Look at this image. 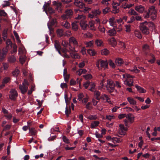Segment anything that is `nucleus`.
Masks as SVG:
<instances>
[{"mask_svg": "<svg viewBox=\"0 0 160 160\" xmlns=\"http://www.w3.org/2000/svg\"><path fill=\"white\" fill-rule=\"evenodd\" d=\"M135 36L139 38H141L142 37L141 33L139 31L136 30L134 32Z\"/></svg>", "mask_w": 160, "mask_h": 160, "instance_id": "nucleus-45", "label": "nucleus"}, {"mask_svg": "<svg viewBox=\"0 0 160 160\" xmlns=\"http://www.w3.org/2000/svg\"><path fill=\"white\" fill-rule=\"evenodd\" d=\"M110 11V8L109 7H107L105 8L102 9V14L105 15L108 13Z\"/></svg>", "mask_w": 160, "mask_h": 160, "instance_id": "nucleus-42", "label": "nucleus"}, {"mask_svg": "<svg viewBox=\"0 0 160 160\" xmlns=\"http://www.w3.org/2000/svg\"><path fill=\"white\" fill-rule=\"evenodd\" d=\"M123 78L125 79L123 81L124 83L129 86L133 85L132 78H134L133 76H131L128 74H125L122 75Z\"/></svg>", "mask_w": 160, "mask_h": 160, "instance_id": "nucleus-3", "label": "nucleus"}, {"mask_svg": "<svg viewBox=\"0 0 160 160\" xmlns=\"http://www.w3.org/2000/svg\"><path fill=\"white\" fill-rule=\"evenodd\" d=\"M94 23L95 22L94 21H91L89 22V26L90 29L91 30L94 31H95L96 30L94 27Z\"/></svg>", "mask_w": 160, "mask_h": 160, "instance_id": "nucleus-35", "label": "nucleus"}, {"mask_svg": "<svg viewBox=\"0 0 160 160\" xmlns=\"http://www.w3.org/2000/svg\"><path fill=\"white\" fill-rule=\"evenodd\" d=\"M101 98L103 100H106V101L109 102V103H111V102L110 100V98L108 95L104 94L102 96Z\"/></svg>", "mask_w": 160, "mask_h": 160, "instance_id": "nucleus-33", "label": "nucleus"}, {"mask_svg": "<svg viewBox=\"0 0 160 160\" xmlns=\"http://www.w3.org/2000/svg\"><path fill=\"white\" fill-rule=\"evenodd\" d=\"M72 14L73 12L72 10H68L65 11V14L62 15L61 18L63 20L70 18L72 17Z\"/></svg>", "mask_w": 160, "mask_h": 160, "instance_id": "nucleus-10", "label": "nucleus"}, {"mask_svg": "<svg viewBox=\"0 0 160 160\" xmlns=\"http://www.w3.org/2000/svg\"><path fill=\"white\" fill-rule=\"evenodd\" d=\"M94 94L96 99L98 100H99L100 99L99 97L100 95V92L98 91H95L94 92Z\"/></svg>", "mask_w": 160, "mask_h": 160, "instance_id": "nucleus-49", "label": "nucleus"}, {"mask_svg": "<svg viewBox=\"0 0 160 160\" xmlns=\"http://www.w3.org/2000/svg\"><path fill=\"white\" fill-rule=\"evenodd\" d=\"M115 62L117 65L121 66L123 64L124 61L121 58H118L116 59Z\"/></svg>", "mask_w": 160, "mask_h": 160, "instance_id": "nucleus-23", "label": "nucleus"}, {"mask_svg": "<svg viewBox=\"0 0 160 160\" xmlns=\"http://www.w3.org/2000/svg\"><path fill=\"white\" fill-rule=\"evenodd\" d=\"M81 79H79L78 78H77L76 81L74 79H72L70 81V84L71 85H75L77 83L78 84L79 87H80L81 85Z\"/></svg>", "mask_w": 160, "mask_h": 160, "instance_id": "nucleus-15", "label": "nucleus"}, {"mask_svg": "<svg viewBox=\"0 0 160 160\" xmlns=\"http://www.w3.org/2000/svg\"><path fill=\"white\" fill-rule=\"evenodd\" d=\"M87 72V71L85 69H80L77 71V73L78 75L80 76L82 74L85 73Z\"/></svg>", "mask_w": 160, "mask_h": 160, "instance_id": "nucleus-36", "label": "nucleus"}, {"mask_svg": "<svg viewBox=\"0 0 160 160\" xmlns=\"http://www.w3.org/2000/svg\"><path fill=\"white\" fill-rule=\"evenodd\" d=\"M120 128L118 130V133L121 135H124L125 134V132L126 129L124 125L122 124L119 125Z\"/></svg>", "mask_w": 160, "mask_h": 160, "instance_id": "nucleus-13", "label": "nucleus"}, {"mask_svg": "<svg viewBox=\"0 0 160 160\" xmlns=\"http://www.w3.org/2000/svg\"><path fill=\"white\" fill-rule=\"evenodd\" d=\"M6 43L7 45V47H8L9 46H10L11 47L12 46V42L11 41L10 39H7L6 40Z\"/></svg>", "mask_w": 160, "mask_h": 160, "instance_id": "nucleus-56", "label": "nucleus"}, {"mask_svg": "<svg viewBox=\"0 0 160 160\" xmlns=\"http://www.w3.org/2000/svg\"><path fill=\"white\" fill-rule=\"evenodd\" d=\"M29 130V133L31 134V135H36L37 134V131L34 128H30Z\"/></svg>", "mask_w": 160, "mask_h": 160, "instance_id": "nucleus-29", "label": "nucleus"}, {"mask_svg": "<svg viewBox=\"0 0 160 160\" xmlns=\"http://www.w3.org/2000/svg\"><path fill=\"white\" fill-rule=\"evenodd\" d=\"M54 46L56 49L58 51V53L61 55L60 50L61 48V47L59 43V42L57 41H55L54 43Z\"/></svg>", "mask_w": 160, "mask_h": 160, "instance_id": "nucleus-19", "label": "nucleus"}, {"mask_svg": "<svg viewBox=\"0 0 160 160\" xmlns=\"http://www.w3.org/2000/svg\"><path fill=\"white\" fill-rule=\"evenodd\" d=\"M78 25L77 22H74L72 23V29L74 31H77L78 29Z\"/></svg>", "mask_w": 160, "mask_h": 160, "instance_id": "nucleus-20", "label": "nucleus"}, {"mask_svg": "<svg viewBox=\"0 0 160 160\" xmlns=\"http://www.w3.org/2000/svg\"><path fill=\"white\" fill-rule=\"evenodd\" d=\"M108 64L107 60H102V64L101 65V69H103V70H105L108 68Z\"/></svg>", "mask_w": 160, "mask_h": 160, "instance_id": "nucleus-21", "label": "nucleus"}, {"mask_svg": "<svg viewBox=\"0 0 160 160\" xmlns=\"http://www.w3.org/2000/svg\"><path fill=\"white\" fill-rule=\"evenodd\" d=\"M101 11L99 9H94L91 13L88 14V17L91 19L93 18L94 17L98 16L101 15Z\"/></svg>", "mask_w": 160, "mask_h": 160, "instance_id": "nucleus-7", "label": "nucleus"}, {"mask_svg": "<svg viewBox=\"0 0 160 160\" xmlns=\"http://www.w3.org/2000/svg\"><path fill=\"white\" fill-rule=\"evenodd\" d=\"M92 36V34L89 32H88L84 35V37L85 38H91Z\"/></svg>", "mask_w": 160, "mask_h": 160, "instance_id": "nucleus-64", "label": "nucleus"}, {"mask_svg": "<svg viewBox=\"0 0 160 160\" xmlns=\"http://www.w3.org/2000/svg\"><path fill=\"white\" fill-rule=\"evenodd\" d=\"M71 57L73 58H79L80 56L77 53H72L71 55Z\"/></svg>", "mask_w": 160, "mask_h": 160, "instance_id": "nucleus-57", "label": "nucleus"}, {"mask_svg": "<svg viewBox=\"0 0 160 160\" xmlns=\"http://www.w3.org/2000/svg\"><path fill=\"white\" fill-rule=\"evenodd\" d=\"M19 61L20 63L23 64L25 61V57H23L22 56H20Z\"/></svg>", "mask_w": 160, "mask_h": 160, "instance_id": "nucleus-61", "label": "nucleus"}, {"mask_svg": "<svg viewBox=\"0 0 160 160\" xmlns=\"http://www.w3.org/2000/svg\"><path fill=\"white\" fill-rule=\"evenodd\" d=\"M115 84L112 79H108L107 80V84L105 85L107 90L110 93L113 92L115 90Z\"/></svg>", "mask_w": 160, "mask_h": 160, "instance_id": "nucleus-4", "label": "nucleus"}, {"mask_svg": "<svg viewBox=\"0 0 160 160\" xmlns=\"http://www.w3.org/2000/svg\"><path fill=\"white\" fill-rule=\"evenodd\" d=\"M113 141H112V142L113 143H115V142L116 143H121L122 141V139L118 138L113 137Z\"/></svg>", "mask_w": 160, "mask_h": 160, "instance_id": "nucleus-37", "label": "nucleus"}, {"mask_svg": "<svg viewBox=\"0 0 160 160\" xmlns=\"http://www.w3.org/2000/svg\"><path fill=\"white\" fill-rule=\"evenodd\" d=\"M62 139L63 141L66 143H69L70 141L69 139L65 136H62Z\"/></svg>", "mask_w": 160, "mask_h": 160, "instance_id": "nucleus-54", "label": "nucleus"}, {"mask_svg": "<svg viewBox=\"0 0 160 160\" xmlns=\"http://www.w3.org/2000/svg\"><path fill=\"white\" fill-rule=\"evenodd\" d=\"M35 90V85H32L31 86V89L28 90V94L29 95H30L32 94V92L34 91Z\"/></svg>", "mask_w": 160, "mask_h": 160, "instance_id": "nucleus-55", "label": "nucleus"}, {"mask_svg": "<svg viewBox=\"0 0 160 160\" xmlns=\"http://www.w3.org/2000/svg\"><path fill=\"white\" fill-rule=\"evenodd\" d=\"M74 4L76 6L81 8H82L84 6V4L79 0H75Z\"/></svg>", "mask_w": 160, "mask_h": 160, "instance_id": "nucleus-16", "label": "nucleus"}, {"mask_svg": "<svg viewBox=\"0 0 160 160\" xmlns=\"http://www.w3.org/2000/svg\"><path fill=\"white\" fill-rule=\"evenodd\" d=\"M17 46L16 44H13L12 47V49L11 51V53L13 54L14 53H16L17 52Z\"/></svg>", "mask_w": 160, "mask_h": 160, "instance_id": "nucleus-50", "label": "nucleus"}, {"mask_svg": "<svg viewBox=\"0 0 160 160\" xmlns=\"http://www.w3.org/2000/svg\"><path fill=\"white\" fill-rule=\"evenodd\" d=\"M98 29L101 32L103 33H104L105 32V28L103 26L99 25L98 27Z\"/></svg>", "mask_w": 160, "mask_h": 160, "instance_id": "nucleus-53", "label": "nucleus"}, {"mask_svg": "<svg viewBox=\"0 0 160 160\" xmlns=\"http://www.w3.org/2000/svg\"><path fill=\"white\" fill-rule=\"evenodd\" d=\"M112 5L113 9L112 11V13L114 14L118 13L119 12V10L118 7L119 6V4L118 3L114 2L113 1Z\"/></svg>", "mask_w": 160, "mask_h": 160, "instance_id": "nucleus-11", "label": "nucleus"}, {"mask_svg": "<svg viewBox=\"0 0 160 160\" xmlns=\"http://www.w3.org/2000/svg\"><path fill=\"white\" fill-rule=\"evenodd\" d=\"M8 52V49L7 47L3 48L2 50L0 49V61L4 59Z\"/></svg>", "mask_w": 160, "mask_h": 160, "instance_id": "nucleus-9", "label": "nucleus"}, {"mask_svg": "<svg viewBox=\"0 0 160 160\" xmlns=\"http://www.w3.org/2000/svg\"><path fill=\"white\" fill-rule=\"evenodd\" d=\"M135 87L137 89L138 91L141 93H144L146 92V90L144 89L143 88L138 86V85H136Z\"/></svg>", "mask_w": 160, "mask_h": 160, "instance_id": "nucleus-31", "label": "nucleus"}, {"mask_svg": "<svg viewBox=\"0 0 160 160\" xmlns=\"http://www.w3.org/2000/svg\"><path fill=\"white\" fill-rule=\"evenodd\" d=\"M126 118H127L131 123H132L134 122V117L132 116L131 113H129L126 116Z\"/></svg>", "mask_w": 160, "mask_h": 160, "instance_id": "nucleus-26", "label": "nucleus"}, {"mask_svg": "<svg viewBox=\"0 0 160 160\" xmlns=\"http://www.w3.org/2000/svg\"><path fill=\"white\" fill-rule=\"evenodd\" d=\"M125 31L128 33H129L131 32V25H128L125 26Z\"/></svg>", "mask_w": 160, "mask_h": 160, "instance_id": "nucleus-52", "label": "nucleus"}, {"mask_svg": "<svg viewBox=\"0 0 160 160\" xmlns=\"http://www.w3.org/2000/svg\"><path fill=\"white\" fill-rule=\"evenodd\" d=\"M16 60V58L13 56L12 55L9 56L8 58V61L10 63H13L15 62Z\"/></svg>", "mask_w": 160, "mask_h": 160, "instance_id": "nucleus-34", "label": "nucleus"}, {"mask_svg": "<svg viewBox=\"0 0 160 160\" xmlns=\"http://www.w3.org/2000/svg\"><path fill=\"white\" fill-rule=\"evenodd\" d=\"M9 95V98L11 100L15 101L18 96V93L16 90L14 88L10 90Z\"/></svg>", "mask_w": 160, "mask_h": 160, "instance_id": "nucleus-8", "label": "nucleus"}, {"mask_svg": "<svg viewBox=\"0 0 160 160\" xmlns=\"http://www.w3.org/2000/svg\"><path fill=\"white\" fill-rule=\"evenodd\" d=\"M102 60V59L98 60L97 61L96 63V66L99 70H101V65Z\"/></svg>", "mask_w": 160, "mask_h": 160, "instance_id": "nucleus-32", "label": "nucleus"}, {"mask_svg": "<svg viewBox=\"0 0 160 160\" xmlns=\"http://www.w3.org/2000/svg\"><path fill=\"white\" fill-rule=\"evenodd\" d=\"M53 3L56 6V9L57 10L58 12H61L62 11L61 3L54 1Z\"/></svg>", "mask_w": 160, "mask_h": 160, "instance_id": "nucleus-18", "label": "nucleus"}, {"mask_svg": "<svg viewBox=\"0 0 160 160\" xmlns=\"http://www.w3.org/2000/svg\"><path fill=\"white\" fill-rule=\"evenodd\" d=\"M13 33L14 36L15 37L16 40L17 41L18 43L19 44L21 45L22 44L21 43V41L19 39V37L17 33V32L15 31H14Z\"/></svg>", "mask_w": 160, "mask_h": 160, "instance_id": "nucleus-38", "label": "nucleus"}, {"mask_svg": "<svg viewBox=\"0 0 160 160\" xmlns=\"http://www.w3.org/2000/svg\"><path fill=\"white\" fill-rule=\"evenodd\" d=\"M99 123V122L98 121H94L91 123V127L92 128H95L98 125Z\"/></svg>", "mask_w": 160, "mask_h": 160, "instance_id": "nucleus-51", "label": "nucleus"}, {"mask_svg": "<svg viewBox=\"0 0 160 160\" xmlns=\"http://www.w3.org/2000/svg\"><path fill=\"white\" fill-rule=\"evenodd\" d=\"M109 53V51L106 48H104L101 51V53L102 55H107Z\"/></svg>", "mask_w": 160, "mask_h": 160, "instance_id": "nucleus-44", "label": "nucleus"}, {"mask_svg": "<svg viewBox=\"0 0 160 160\" xmlns=\"http://www.w3.org/2000/svg\"><path fill=\"white\" fill-rule=\"evenodd\" d=\"M8 31V29H5L2 31V38L4 41H5L7 38V32Z\"/></svg>", "mask_w": 160, "mask_h": 160, "instance_id": "nucleus-28", "label": "nucleus"}, {"mask_svg": "<svg viewBox=\"0 0 160 160\" xmlns=\"http://www.w3.org/2000/svg\"><path fill=\"white\" fill-rule=\"evenodd\" d=\"M87 52L88 54L92 56L95 55L96 52L95 50L92 49L88 50L87 51Z\"/></svg>", "mask_w": 160, "mask_h": 160, "instance_id": "nucleus-40", "label": "nucleus"}, {"mask_svg": "<svg viewBox=\"0 0 160 160\" xmlns=\"http://www.w3.org/2000/svg\"><path fill=\"white\" fill-rule=\"evenodd\" d=\"M85 45L87 47H92L93 46V42L92 41H90L88 42H86Z\"/></svg>", "mask_w": 160, "mask_h": 160, "instance_id": "nucleus-46", "label": "nucleus"}, {"mask_svg": "<svg viewBox=\"0 0 160 160\" xmlns=\"http://www.w3.org/2000/svg\"><path fill=\"white\" fill-rule=\"evenodd\" d=\"M10 78L9 77H6L2 81V83L3 84H6L8 83L10 80Z\"/></svg>", "mask_w": 160, "mask_h": 160, "instance_id": "nucleus-59", "label": "nucleus"}, {"mask_svg": "<svg viewBox=\"0 0 160 160\" xmlns=\"http://www.w3.org/2000/svg\"><path fill=\"white\" fill-rule=\"evenodd\" d=\"M102 41L101 39H97L95 41V44L98 47L101 46L102 45Z\"/></svg>", "mask_w": 160, "mask_h": 160, "instance_id": "nucleus-39", "label": "nucleus"}, {"mask_svg": "<svg viewBox=\"0 0 160 160\" xmlns=\"http://www.w3.org/2000/svg\"><path fill=\"white\" fill-rule=\"evenodd\" d=\"M19 72V71L18 70V68L17 67L12 72V73L13 76L16 77L18 75Z\"/></svg>", "mask_w": 160, "mask_h": 160, "instance_id": "nucleus-43", "label": "nucleus"}, {"mask_svg": "<svg viewBox=\"0 0 160 160\" xmlns=\"http://www.w3.org/2000/svg\"><path fill=\"white\" fill-rule=\"evenodd\" d=\"M83 77L86 80L90 79L92 78V76L91 74H88L85 75H83Z\"/></svg>", "mask_w": 160, "mask_h": 160, "instance_id": "nucleus-60", "label": "nucleus"}, {"mask_svg": "<svg viewBox=\"0 0 160 160\" xmlns=\"http://www.w3.org/2000/svg\"><path fill=\"white\" fill-rule=\"evenodd\" d=\"M29 85V83L28 81L25 79L24 80L22 84L19 85V88L22 94H24L27 92L28 88V86Z\"/></svg>", "mask_w": 160, "mask_h": 160, "instance_id": "nucleus-5", "label": "nucleus"}, {"mask_svg": "<svg viewBox=\"0 0 160 160\" xmlns=\"http://www.w3.org/2000/svg\"><path fill=\"white\" fill-rule=\"evenodd\" d=\"M26 51L24 47H20L18 49V54L22 55L26 54Z\"/></svg>", "mask_w": 160, "mask_h": 160, "instance_id": "nucleus-22", "label": "nucleus"}, {"mask_svg": "<svg viewBox=\"0 0 160 160\" xmlns=\"http://www.w3.org/2000/svg\"><path fill=\"white\" fill-rule=\"evenodd\" d=\"M75 13L77 14V16L75 18V19L77 20H80V21H82L85 20L86 17L85 15L82 14L83 12V11L80 9H75L74 10Z\"/></svg>", "mask_w": 160, "mask_h": 160, "instance_id": "nucleus-6", "label": "nucleus"}, {"mask_svg": "<svg viewBox=\"0 0 160 160\" xmlns=\"http://www.w3.org/2000/svg\"><path fill=\"white\" fill-rule=\"evenodd\" d=\"M135 9L140 13H142L144 12L145 10V8L144 6L142 5H138L135 6Z\"/></svg>", "mask_w": 160, "mask_h": 160, "instance_id": "nucleus-12", "label": "nucleus"}, {"mask_svg": "<svg viewBox=\"0 0 160 160\" xmlns=\"http://www.w3.org/2000/svg\"><path fill=\"white\" fill-rule=\"evenodd\" d=\"M108 42L109 44L113 47L116 46L117 44L116 40L114 38H112L108 39Z\"/></svg>", "mask_w": 160, "mask_h": 160, "instance_id": "nucleus-17", "label": "nucleus"}, {"mask_svg": "<svg viewBox=\"0 0 160 160\" xmlns=\"http://www.w3.org/2000/svg\"><path fill=\"white\" fill-rule=\"evenodd\" d=\"M150 56L152 58L151 59L149 60L148 62H151V63H153L155 61V57L153 54H150Z\"/></svg>", "mask_w": 160, "mask_h": 160, "instance_id": "nucleus-63", "label": "nucleus"}, {"mask_svg": "<svg viewBox=\"0 0 160 160\" xmlns=\"http://www.w3.org/2000/svg\"><path fill=\"white\" fill-rule=\"evenodd\" d=\"M108 22L110 25L111 26L114 27V25L116 23L115 21V18L114 17H112L109 18Z\"/></svg>", "mask_w": 160, "mask_h": 160, "instance_id": "nucleus-24", "label": "nucleus"}, {"mask_svg": "<svg viewBox=\"0 0 160 160\" xmlns=\"http://www.w3.org/2000/svg\"><path fill=\"white\" fill-rule=\"evenodd\" d=\"M154 28V25L152 22H148L146 21L141 23L140 28L142 32L145 34H148L149 33V28Z\"/></svg>", "mask_w": 160, "mask_h": 160, "instance_id": "nucleus-2", "label": "nucleus"}, {"mask_svg": "<svg viewBox=\"0 0 160 160\" xmlns=\"http://www.w3.org/2000/svg\"><path fill=\"white\" fill-rule=\"evenodd\" d=\"M143 16L145 18L148 19L150 17L152 20L155 19L157 18V11L155 7L152 6L149 7L148 11L145 12Z\"/></svg>", "mask_w": 160, "mask_h": 160, "instance_id": "nucleus-1", "label": "nucleus"}, {"mask_svg": "<svg viewBox=\"0 0 160 160\" xmlns=\"http://www.w3.org/2000/svg\"><path fill=\"white\" fill-rule=\"evenodd\" d=\"M80 24L81 27L83 30L85 29L88 26L87 24L86 23L85 20L80 21Z\"/></svg>", "mask_w": 160, "mask_h": 160, "instance_id": "nucleus-27", "label": "nucleus"}, {"mask_svg": "<svg viewBox=\"0 0 160 160\" xmlns=\"http://www.w3.org/2000/svg\"><path fill=\"white\" fill-rule=\"evenodd\" d=\"M62 25L67 29H68L70 27V24L67 21H66L63 24L62 23Z\"/></svg>", "mask_w": 160, "mask_h": 160, "instance_id": "nucleus-47", "label": "nucleus"}, {"mask_svg": "<svg viewBox=\"0 0 160 160\" xmlns=\"http://www.w3.org/2000/svg\"><path fill=\"white\" fill-rule=\"evenodd\" d=\"M70 43H72L75 47H77L78 45V43L76 39L73 37H71L69 39Z\"/></svg>", "mask_w": 160, "mask_h": 160, "instance_id": "nucleus-14", "label": "nucleus"}, {"mask_svg": "<svg viewBox=\"0 0 160 160\" xmlns=\"http://www.w3.org/2000/svg\"><path fill=\"white\" fill-rule=\"evenodd\" d=\"M83 10L84 12H85L88 13L91 10V8L88 7H83Z\"/></svg>", "mask_w": 160, "mask_h": 160, "instance_id": "nucleus-62", "label": "nucleus"}, {"mask_svg": "<svg viewBox=\"0 0 160 160\" xmlns=\"http://www.w3.org/2000/svg\"><path fill=\"white\" fill-rule=\"evenodd\" d=\"M142 49L144 52H148L149 50V46L147 44H145L142 46Z\"/></svg>", "mask_w": 160, "mask_h": 160, "instance_id": "nucleus-41", "label": "nucleus"}, {"mask_svg": "<svg viewBox=\"0 0 160 160\" xmlns=\"http://www.w3.org/2000/svg\"><path fill=\"white\" fill-rule=\"evenodd\" d=\"M127 100L130 104L135 105L137 104L136 101L131 97L128 98Z\"/></svg>", "mask_w": 160, "mask_h": 160, "instance_id": "nucleus-25", "label": "nucleus"}, {"mask_svg": "<svg viewBox=\"0 0 160 160\" xmlns=\"http://www.w3.org/2000/svg\"><path fill=\"white\" fill-rule=\"evenodd\" d=\"M58 36L60 37L62 36L63 35V30L62 29H58L57 31Z\"/></svg>", "mask_w": 160, "mask_h": 160, "instance_id": "nucleus-58", "label": "nucleus"}, {"mask_svg": "<svg viewBox=\"0 0 160 160\" xmlns=\"http://www.w3.org/2000/svg\"><path fill=\"white\" fill-rule=\"evenodd\" d=\"M108 35L110 36H114L116 33V32L114 28H112L108 30Z\"/></svg>", "mask_w": 160, "mask_h": 160, "instance_id": "nucleus-30", "label": "nucleus"}, {"mask_svg": "<svg viewBox=\"0 0 160 160\" xmlns=\"http://www.w3.org/2000/svg\"><path fill=\"white\" fill-rule=\"evenodd\" d=\"M128 13L132 15H138V13L133 9H131L128 11Z\"/></svg>", "mask_w": 160, "mask_h": 160, "instance_id": "nucleus-48", "label": "nucleus"}]
</instances>
